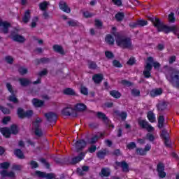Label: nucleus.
<instances>
[{
	"label": "nucleus",
	"mask_w": 179,
	"mask_h": 179,
	"mask_svg": "<svg viewBox=\"0 0 179 179\" xmlns=\"http://www.w3.org/2000/svg\"><path fill=\"white\" fill-rule=\"evenodd\" d=\"M117 28L112 27V34L116 37V44L122 48H132V42L129 38L122 36L120 34L116 33Z\"/></svg>",
	"instance_id": "obj_1"
},
{
	"label": "nucleus",
	"mask_w": 179,
	"mask_h": 179,
	"mask_svg": "<svg viewBox=\"0 0 179 179\" xmlns=\"http://www.w3.org/2000/svg\"><path fill=\"white\" fill-rule=\"evenodd\" d=\"M152 22L155 26L158 29V31H164L165 33H170L173 31L174 34H177L179 31V28L177 26H166L163 24L159 18H152Z\"/></svg>",
	"instance_id": "obj_2"
},
{
	"label": "nucleus",
	"mask_w": 179,
	"mask_h": 179,
	"mask_svg": "<svg viewBox=\"0 0 179 179\" xmlns=\"http://www.w3.org/2000/svg\"><path fill=\"white\" fill-rule=\"evenodd\" d=\"M166 78L174 87L179 89V71L169 70L166 71Z\"/></svg>",
	"instance_id": "obj_3"
},
{
	"label": "nucleus",
	"mask_w": 179,
	"mask_h": 179,
	"mask_svg": "<svg viewBox=\"0 0 179 179\" xmlns=\"http://www.w3.org/2000/svg\"><path fill=\"white\" fill-rule=\"evenodd\" d=\"M0 132L5 136V138H9L11 134L16 135V134L19 132V129L17 128V126L13 125L11 126L10 129L7 127L0 128Z\"/></svg>",
	"instance_id": "obj_4"
},
{
	"label": "nucleus",
	"mask_w": 179,
	"mask_h": 179,
	"mask_svg": "<svg viewBox=\"0 0 179 179\" xmlns=\"http://www.w3.org/2000/svg\"><path fill=\"white\" fill-rule=\"evenodd\" d=\"M152 62H153V57H150L147 59L146 65L143 71L145 78H150V71H152Z\"/></svg>",
	"instance_id": "obj_5"
},
{
	"label": "nucleus",
	"mask_w": 179,
	"mask_h": 179,
	"mask_svg": "<svg viewBox=\"0 0 179 179\" xmlns=\"http://www.w3.org/2000/svg\"><path fill=\"white\" fill-rule=\"evenodd\" d=\"M40 124H41V119L40 117L36 118L33 124L34 131L36 136H43V131L40 129Z\"/></svg>",
	"instance_id": "obj_6"
},
{
	"label": "nucleus",
	"mask_w": 179,
	"mask_h": 179,
	"mask_svg": "<svg viewBox=\"0 0 179 179\" xmlns=\"http://www.w3.org/2000/svg\"><path fill=\"white\" fill-rule=\"evenodd\" d=\"M138 125L141 127V128H144L148 131V132H153L155 131V127H152V125L149 124L146 120H138Z\"/></svg>",
	"instance_id": "obj_7"
},
{
	"label": "nucleus",
	"mask_w": 179,
	"mask_h": 179,
	"mask_svg": "<svg viewBox=\"0 0 179 179\" xmlns=\"http://www.w3.org/2000/svg\"><path fill=\"white\" fill-rule=\"evenodd\" d=\"M36 176L37 177H40L41 178H45V179H54L55 178V174L54 173H47L44 172H41L40 171H36L35 172Z\"/></svg>",
	"instance_id": "obj_8"
},
{
	"label": "nucleus",
	"mask_w": 179,
	"mask_h": 179,
	"mask_svg": "<svg viewBox=\"0 0 179 179\" xmlns=\"http://www.w3.org/2000/svg\"><path fill=\"white\" fill-rule=\"evenodd\" d=\"M76 111H85L86 110V105L83 103H78L76 106ZM75 113V109L69 108L68 115H72Z\"/></svg>",
	"instance_id": "obj_9"
},
{
	"label": "nucleus",
	"mask_w": 179,
	"mask_h": 179,
	"mask_svg": "<svg viewBox=\"0 0 179 179\" xmlns=\"http://www.w3.org/2000/svg\"><path fill=\"white\" fill-rule=\"evenodd\" d=\"M6 87L8 90L11 93V96L8 97L9 101H12L13 103H19V101L17 100V98L15 96V94H13V90H12V85L9 83L6 84Z\"/></svg>",
	"instance_id": "obj_10"
},
{
	"label": "nucleus",
	"mask_w": 179,
	"mask_h": 179,
	"mask_svg": "<svg viewBox=\"0 0 179 179\" xmlns=\"http://www.w3.org/2000/svg\"><path fill=\"white\" fill-rule=\"evenodd\" d=\"M10 27V24L7 22H2V20L0 18V30L1 33L6 34L9 31V28Z\"/></svg>",
	"instance_id": "obj_11"
},
{
	"label": "nucleus",
	"mask_w": 179,
	"mask_h": 179,
	"mask_svg": "<svg viewBox=\"0 0 179 179\" xmlns=\"http://www.w3.org/2000/svg\"><path fill=\"white\" fill-rule=\"evenodd\" d=\"M17 115L20 118H24L26 117H31L33 115V110H28L26 113L23 111V109L18 108L17 110Z\"/></svg>",
	"instance_id": "obj_12"
},
{
	"label": "nucleus",
	"mask_w": 179,
	"mask_h": 179,
	"mask_svg": "<svg viewBox=\"0 0 179 179\" xmlns=\"http://www.w3.org/2000/svg\"><path fill=\"white\" fill-rule=\"evenodd\" d=\"M157 170L158 171V176L160 177V178H164V177H166L164 165L163 164H159L157 166Z\"/></svg>",
	"instance_id": "obj_13"
},
{
	"label": "nucleus",
	"mask_w": 179,
	"mask_h": 179,
	"mask_svg": "<svg viewBox=\"0 0 179 179\" xmlns=\"http://www.w3.org/2000/svg\"><path fill=\"white\" fill-rule=\"evenodd\" d=\"M162 137L164 140V144L166 146H170L169 134L166 130H163L162 132Z\"/></svg>",
	"instance_id": "obj_14"
},
{
	"label": "nucleus",
	"mask_w": 179,
	"mask_h": 179,
	"mask_svg": "<svg viewBox=\"0 0 179 179\" xmlns=\"http://www.w3.org/2000/svg\"><path fill=\"white\" fill-rule=\"evenodd\" d=\"M75 146H76V150L79 152V150H82V149H83L84 148H86V141L83 140L78 141L76 143Z\"/></svg>",
	"instance_id": "obj_15"
},
{
	"label": "nucleus",
	"mask_w": 179,
	"mask_h": 179,
	"mask_svg": "<svg viewBox=\"0 0 179 179\" xmlns=\"http://www.w3.org/2000/svg\"><path fill=\"white\" fill-rule=\"evenodd\" d=\"M45 115L48 121H49L50 122H55V121H57V115H55V113H46Z\"/></svg>",
	"instance_id": "obj_16"
},
{
	"label": "nucleus",
	"mask_w": 179,
	"mask_h": 179,
	"mask_svg": "<svg viewBox=\"0 0 179 179\" xmlns=\"http://www.w3.org/2000/svg\"><path fill=\"white\" fill-rule=\"evenodd\" d=\"M163 93V90L161 88L154 89L150 91V96L151 97H156L157 96H160Z\"/></svg>",
	"instance_id": "obj_17"
},
{
	"label": "nucleus",
	"mask_w": 179,
	"mask_h": 179,
	"mask_svg": "<svg viewBox=\"0 0 179 179\" xmlns=\"http://www.w3.org/2000/svg\"><path fill=\"white\" fill-rule=\"evenodd\" d=\"M11 38H13V40H14V41H17L18 43H23L26 40L24 37L17 34L15 35V34L13 33L11 35Z\"/></svg>",
	"instance_id": "obj_18"
},
{
	"label": "nucleus",
	"mask_w": 179,
	"mask_h": 179,
	"mask_svg": "<svg viewBox=\"0 0 179 179\" xmlns=\"http://www.w3.org/2000/svg\"><path fill=\"white\" fill-rule=\"evenodd\" d=\"M98 118L102 120L105 124H110V120L108 117L106 116V115L101 112H98L96 114Z\"/></svg>",
	"instance_id": "obj_19"
},
{
	"label": "nucleus",
	"mask_w": 179,
	"mask_h": 179,
	"mask_svg": "<svg viewBox=\"0 0 179 179\" xmlns=\"http://www.w3.org/2000/svg\"><path fill=\"white\" fill-rule=\"evenodd\" d=\"M86 153L82 152L80 153L78 157H76L73 158V164H76V163H79V162H81V160H83V158L85 157Z\"/></svg>",
	"instance_id": "obj_20"
},
{
	"label": "nucleus",
	"mask_w": 179,
	"mask_h": 179,
	"mask_svg": "<svg viewBox=\"0 0 179 179\" xmlns=\"http://www.w3.org/2000/svg\"><path fill=\"white\" fill-rule=\"evenodd\" d=\"M147 24H148V21L140 20L137 22V23L130 24V26L131 27H138V26H146Z\"/></svg>",
	"instance_id": "obj_21"
},
{
	"label": "nucleus",
	"mask_w": 179,
	"mask_h": 179,
	"mask_svg": "<svg viewBox=\"0 0 179 179\" xmlns=\"http://www.w3.org/2000/svg\"><path fill=\"white\" fill-rule=\"evenodd\" d=\"M114 117H120L122 120H126L127 117V112H120L118 110L115 111Z\"/></svg>",
	"instance_id": "obj_22"
},
{
	"label": "nucleus",
	"mask_w": 179,
	"mask_h": 179,
	"mask_svg": "<svg viewBox=\"0 0 179 179\" xmlns=\"http://www.w3.org/2000/svg\"><path fill=\"white\" fill-rule=\"evenodd\" d=\"M32 103L34 107H43L44 106V101L37 99H34Z\"/></svg>",
	"instance_id": "obj_23"
},
{
	"label": "nucleus",
	"mask_w": 179,
	"mask_h": 179,
	"mask_svg": "<svg viewBox=\"0 0 179 179\" xmlns=\"http://www.w3.org/2000/svg\"><path fill=\"white\" fill-rule=\"evenodd\" d=\"M87 171H89V166H84L82 167V169H77V173L79 174V176H83V174H85V173Z\"/></svg>",
	"instance_id": "obj_24"
},
{
	"label": "nucleus",
	"mask_w": 179,
	"mask_h": 179,
	"mask_svg": "<svg viewBox=\"0 0 179 179\" xmlns=\"http://www.w3.org/2000/svg\"><path fill=\"white\" fill-rule=\"evenodd\" d=\"M53 50L55 51V52H58L59 54H61L62 55H64V49L61 45H53Z\"/></svg>",
	"instance_id": "obj_25"
},
{
	"label": "nucleus",
	"mask_w": 179,
	"mask_h": 179,
	"mask_svg": "<svg viewBox=\"0 0 179 179\" xmlns=\"http://www.w3.org/2000/svg\"><path fill=\"white\" fill-rule=\"evenodd\" d=\"M94 83H100L101 80H103V75L102 74H96L92 78Z\"/></svg>",
	"instance_id": "obj_26"
},
{
	"label": "nucleus",
	"mask_w": 179,
	"mask_h": 179,
	"mask_svg": "<svg viewBox=\"0 0 179 179\" xmlns=\"http://www.w3.org/2000/svg\"><path fill=\"white\" fill-rule=\"evenodd\" d=\"M117 166H121L122 171L124 172H128V164L125 162H122V163L120 162H116Z\"/></svg>",
	"instance_id": "obj_27"
},
{
	"label": "nucleus",
	"mask_w": 179,
	"mask_h": 179,
	"mask_svg": "<svg viewBox=\"0 0 179 179\" xmlns=\"http://www.w3.org/2000/svg\"><path fill=\"white\" fill-rule=\"evenodd\" d=\"M29 20H30V11L29 10H27L24 15V17L22 18V22L24 23H27Z\"/></svg>",
	"instance_id": "obj_28"
},
{
	"label": "nucleus",
	"mask_w": 179,
	"mask_h": 179,
	"mask_svg": "<svg viewBox=\"0 0 179 179\" xmlns=\"http://www.w3.org/2000/svg\"><path fill=\"white\" fill-rule=\"evenodd\" d=\"M147 117L150 122H155L156 121V116L152 112H148Z\"/></svg>",
	"instance_id": "obj_29"
},
{
	"label": "nucleus",
	"mask_w": 179,
	"mask_h": 179,
	"mask_svg": "<svg viewBox=\"0 0 179 179\" xmlns=\"http://www.w3.org/2000/svg\"><path fill=\"white\" fill-rule=\"evenodd\" d=\"M105 41L106 43H108V44H110L113 45L114 44V38H113V36H111V35H107L106 38H105Z\"/></svg>",
	"instance_id": "obj_30"
},
{
	"label": "nucleus",
	"mask_w": 179,
	"mask_h": 179,
	"mask_svg": "<svg viewBox=\"0 0 179 179\" xmlns=\"http://www.w3.org/2000/svg\"><path fill=\"white\" fill-rule=\"evenodd\" d=\"M59 8L61 10H63V12H68V6H66V3L62 1L59 3Z\"/></svg>",
	"instance_id": "obj_31"
},
{
	"label": "nucleus",
	"mask_w": 179,
	"mask_h": 179,
	"mask_svg": "<svg viewBox=\"0 0 179 179\" xmlns=\"http://www.w3.org/2000/svg\"><path fill=\"white\" fill-rule=\"evenodd\" d=\"M14 154L17 157H19V159H24V155H23V152H22L20 150H15Z\"/></svg>",
	"instance_id": "obj_32"
},
{
	"label": "nucleus",
	"mask_w": 179,
	"mask_h": 179,
	"mask_svg": "<svg viewBox=\"0 0 179 179\" xmlns=\"http://www.w3.org/2000/svg\"><path fill=\"white\" fill-rule=\"evenodd\" d=\"M110 94L115 99H120L121 97V94L117 91H110Z\"/></svg>",
	"instance_id": "obj_33"
},
{
	"label": "nucleus",
	"mask_w": 179,
	"mask_h": 179,
	"mask_svg": "<svg viewBox=\"0 0 179 179\" xmlns=\"http://www.w3.org/2000/svg\"><path fill=\"white\" fill-rule=\"evenodd\" d=\"M136 155L140 156H145L146 155V151L143 148H136Z\"/></svg>",
	"instance_id": "obj_34"
},
{
	"label": "nucleus",
	"mask_w": 179,
	"mask_h": 179,
	"mask_svg": "<svg viewBox=\"0 0 179 179\" xmlns=\"http://www.w3.org/2000/svg\"><path fill=\"white\" fill-rule=\"evenodd\" d=\"M106 155H107V150H101L97 152V157L99 159H103L104 157V156H106Z\"/></svg>",
	"instance_id": "obj_35"
},
{
	"label": "nucleus",
	"mask_w": 179,
	"mask_h": 179,
	"mask_svg": "<svg viewBox=\"0 0 179 179\" xmlns=\"http://www.w3.org/2000/svg\"><path fill=\"white\" fill-rule=\"evenodd\" d=\"M20 83L22 86H27L30 83V81L25 78H20Z\"/></svg>",
	"instance_id": "obj_36"
},
{
	"label": "nucleus",
	"mask_w": 179,
	"mask_h": 179,
	"mask_svg": "<svg viewBox=\"0 0 179 179\" xmlns=\"http://www.w3.org/2000/svg\"><path fill=\"white\" fill-rule=\"evenodd\" d=\"M164 122V117L160 115L158 119V127L159 128H163V124Z\"/></svg>",
	"instance_id": "obj_37"
},
{
	"label": "nucleus",
	"mask_w": 179,
	"mask_h": 179,
	"mask_svg": "<svg viewBox=\"0 0 179 179\" xmlns=\"http://www.w3.org/2000/svg\"><path fill=\"white\" fill-rule=\"evenodd\" d=\"M101 175L103 177H108V176H110V169H103L101 170Z\"/></svg>",
	"instance_id": "obj_38"
},
{
	"label": "nucleus",
	"mask_w": 179,
	"mask_h": 179,
	"mask_svg": "<svg viewBox=\"0 0 179 179\" xmlns=\"http://www.w3.org/2000/svg\"><path fill=\"white\" fill-rule=\"evenodd\" d=\"M47 6H48V2H47V1L41 3L39 4L41 10H45V9H47Z\"/></svg>",
	"instance_id": "obj_39"
},
{
	"label": "nucleus",
	"mask_w": 179,
	"mask_h": 179,
	"mask_svg": "<svg viewBox=\"0 0 179 179\" xmlns=\"http://www.w3.org/2000/svg\"><path fill=\"white\" fill-rule=\"evenodd\" d=\"M168 20L171 23H174L176 22V17H174V13H171L168 16Z\"/></svg>",
	"instance_id": "obj_40"
},
{
	"label": "nucleus",
	"mask_w": 179,
	"mask_h": 179,
	"mask_svg": "<svg viewBox=\"0 0 179 179\" xmlns=\"http://www.w3.org/2000/svg\"><path fill=\"white\" fill-rule=\"evenodd\" d=\"M9 166H10L9 162H3L0 164V169H3L4 170H6L7 169H9Z\"/></svg>",
	"instance_id": "obj_41"
},
{
	"label": "nucleus",
	"mask_w": 179,
	"mask_h": 179,
	"mask_svg": "<svg viewBox=\"0 0 179 179\" xmlns=\"http://www.w3.org/2000/svg\"><path fill=\"white\" fill-rule=\"evenodd\" d=\"M124 13H118L117 14L115 15V18L118 22L124 19Z\"/></svg>",
	"instance_id": "obj_42"
},
{
	"label": "nucleus",
	"mask_w": 179,
	"mask_h": 179,
	"mask_svg": "<svg viewBox=\"0 0 179 179\" xmlns=\"http://www.w3.org/2000/svg\"><path fill=\"white\" fill-rule=\"evenodd\" d=\"M145 138L148 141H150V142H153L155 141V136L150 133L147 134Z\"/></svg>",
	"instance_id": "obj_43"
},
{
	"label": "nucleus",
	"mask_w": 179,
	"mask_h": 179,
	"mask_svg": "<svg viewBox=\"0 0 179 179\" xmlns=\"http://www.w3.org/2000/svg\"><path fill=\"white\" fill-rule=\"evenodd\" d=\"M80 92L82 93V94H85V96H87V94H89V91L87 90V88L83 86L80 88Z\"/></svg>",
	"instance_id": "obj_44"
},
{
	"label": "nucleus",
	"mask_w": 179,
	"mask_h": 179,
	"mask_svg": "<svg viewBox=\"0 0 179 179\" xmlns=\"http://www.w3.org/2000/svg\"><path fill=\"white\" fill-rule=\"evenodd\" d=\"M37 22H38V17H34L31 24V27H36V26H37Z\"/></svg>",
	"instance_id": "obj_45"
},
{
	"label": "nucleus",
	"mask_w": 179,
	"mask_h": 179,
	"mask_svg": "<svg viewBox=\"0 0 179 179\" xmlns=\"http://www.w3.org/2000/svg\"><path fill=\"white\" fill-rule=\"evenodd\" d=\"M19 73L20 75H26V73H27V69L25 67H20L19 69Z\"/></svg>",
	"instance_id": "obj_46"
},
{
	"label": "nucleus",
	"mask_w": 179,
	"mask_h": 179,
	"mask_svg": "<svg viewBox=\"0 0 179 179\" xmlns=\"http://www.w3.org/2000/svg\"><path fill=\"white\" fill-rule=\"evenodd\" d=\"M89 68L90 69H96V68H97V64L93 62H90L89 63Z\"/></svg>",
	"instance_id": "obj_47"
},
{
	"label": "nucleus",
	"mask_w": 179,
	"mask_h": 179,
	"mask_svg": "<svg viewBox=\"0 0 179 179\" xmlns=\"http://www.w3.org/2000/svg\"><path fill=\"white\" fill-rule=\"evenodd\" d=\"M131 94L132 96H139L141 92H139V90L134 89L131 90Z\"/></svg>",
	"instance_id": "obj_48"
},
{
	"label": "nucleus",
	"mask_w": 179,
	"mask_h": 179,
	"mask_svg": "<svg viewBox=\"0 0 179 179\" xmlns=\"http://www.w3.org/2000/svg\"><path fill=\"white\" fill-rule=\"evenodd\" d=\"M5 59H6V62L8 64H12L13 62V57L7 56V57H6Z\"/></svg>",
	"instance_id": "obj_49"
},
{
	"label": "nucleus",
	"mask_w": 179,
	"mask_h": 179,
	"mask_svg": "<svg viewBox=\"0 0 179 179\" xmlns=\"http://www.w3.org/2000/svg\"><path fill=\"white\" fill-rule=\"evenodd\" d=\"M128 149H135L136 148V144L134 142H131L127 145Z\"/></svg>",
	"instance_id": "obj_50"
},
{
	"label": "nucleus",
	"mask_w": 179,
	"mask_h": 179,
	"mask_svg": "<svg viewBox=\"0 0 179 179\" xmlns=\"http://www.w3.org/2000/svg\"><path fill=\"white\" fill-rule=\"evenodd\" d=\"M0 110L2 111V113H3V114H9V113H10L9 109L3 108L2 106H0Z\"/></svg>",
	"instance_id": "obj_51"
},
{
	"label": "nucleus",
	"mask_w": 179,
	"mask_h": 179,
	"mask_svg": "<svg viewBox=\"0 0 179 179\" xmlns=\"http://www.w3.org/2000/svg\"><path fill=\"white\" fill-rule=\"evenodd\" d=\"M68 94L69 96H76V92H75V90L69 88L68 89Z\"/></svg>",
	"instance_id": "obj_52"
},
{
	"label": "nucleus",
	"mask_w": 179,
	"mask_h": 179,
	"mask_svg": "<svg viewBox=\"0 0 179 179\" xmlns=\"http://www.w3.org/2000/svg\"><path fill=\"white\" fill-rule=\"evenodd\" d=\"M112 1L117 6H121L122 5V1L121 0H112Z\"/></svg>",
	"instance_id": "obj_53"
},
{
	"label": "nucleus",
	"mask_w": 179,
	"mask_h": 179,
	"mask_svg": "<svg viewBox=\"0 0 179 179\" xmlns=\"http://www.w3.org/2000/svg\"><path fill=\"white\" fill-rule=\"evenodd\" d=\"M105 55H106V58H113V57H114V55H113V52H111L110 51H106L105 52Z\"/></svg>",
	"instance_id": "obj_54"
},
{
	"label": "nucleus",
	"mask_w": 179,
	"mask_h": 179,
	"mask_svg": "<svg viewBox=\"0 0 179 179\" xmlns=\"http://www.w3.org/2000/svg\"><path fill=\"white\" fill-rule=\"evenodd\" d=\"M30 164L31 169H37V167H38V164L34 161L31 162Z\"/></svg>",
	"instance_id": "obj_55"
},
{
	"label": "nucleus",
	"mask_w": 179,
	"mask_h": 179,
	"mask_svg": "<svg viewBox=\"0 0 179 179\" xmlns=\"http://www.w3.org/2000/svg\"><path fill=\"white\" fill-rule=\"evenodd\" d=\"M97 139H99V136H94L91 138L90 143H96V142H97Z\"/></svg>",
	"instance_id": "obj_56"
},
{
	"label": "nucleus",
	"mask_w": 179,
	"mask_h": 179,
	"mask_svg": "<svg viewBox=\"0 0 179 179\" xmlns=\"http://www.w3.org/2000/svg\"><path fill=\"white\" fill-rule=\"evenodd\" d=\"M150 149H152V145H150V144H147L144 148V151H145V154H147L148 152L150 150Z\"/></svg>",
	"instance_id": "obj_57"
},
{
	"label": "nucleus",
	"mask_w": 179,
	"mask_h": 179,
	"mask_svg": "<svg viewBox=\"0 0 179 179\" xmlns=\"http://www.w3.org/2000/svg\"><path fill=\"white\" fill-rule=\"evenodd\" d=\"M95 26L96 27L100 28V27H101V26H103V23L100 20H95Z\"/></svg>",
	"instance_id": "obj_58"
},
{
	"label": "nucleus",
	"mask_w": 179,
	"mask_h": 179,
	"mask_svg": "<svg viewBox=\"0 0 179 179\" xmlns=\"http://www.w3.org/2000/svg\"><path fill=\"white\" fill-rule=\"evenodd\" d=\"M96 149H97V148L96 147V145H92V146L89 148V152H90V153H94V152H96Z\"/></svg>",
	"instance_id": "obj_59"
},
{
	"label": "nucleus",
	"mask_w": 179,
	"mask_h": 179,
	"mask_svg": "<svg viewBox=\"0 0 179 179\" xmlns=\"http://www.w3.org/2000/svg\"><path fill=\"white\" fill-rule=\"evenodd\" d=\"M10 121V117L7 116L4 117L2 120L3 124H8Z\"/></svg>",
	"instance_id": "obj_60"
},
{
	"label": "nucleus",
	"mask_w": 179,
	"mask_h": 179,
	"mask_svg": "<svg viewBox=\"0 0 179 179\" xmlns=\"http://www.w3.org/2000/svg\"><path fill=\"white\" fill-rule=\"evenodd\" d=\"M113 66H116V68H121L122 66L121 63L117 60L113 61Z\"/></svg>",
	"instance_id": "obj_61"
},
{
	"label": "nucleus",
	"mask_w": 179,
	"mask_h": 179,
	"mask_svg": "<svg viewBox=\"0 0 179 179\" xmlns=\"http://www.w3.org/2000/svg\"><path fill=\"white\" fill-rule=\"evenodd\" d=\"M69 26H78V22L75 20L69 21Z\"/></svg>",
	"instance_id": "obj_62"
},
{
	"label": "nucleus",
	"mask_w": 179,
	"mask_h": 179,
	"mask_svg": "<svg viewBox=\"0 0 179 179\" xmlns=\"http://www.w3.org/2000/svg\"><path fill=\"white\" fill-rule=\"evenodd\" d=\"M22 169V166L20 165H13V170L19 171V170H21Z\"/></svg>",
	"instance_id": "obj_63"
},
{
	"label": "nucleus",
	"mask_w": 179,
	"mask_h": 179,
	"mask_svg": "<svg viewBox=\"0 0 179 179\" xmlns=\"http://www.w3.org/2000/svg\"><path fill=\"white\" fill-rule=\"evenodd\" d=\"M83 15H84L85 17H92V16H93V14H92L87 11L84 12Z\"/></svg>",
	"instance_id": "obj_64"
}]
</instances>
